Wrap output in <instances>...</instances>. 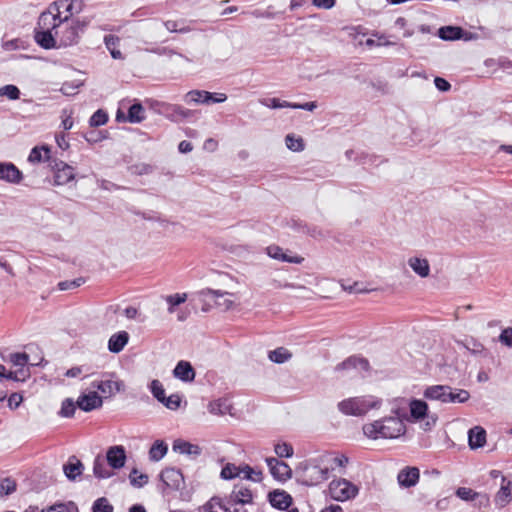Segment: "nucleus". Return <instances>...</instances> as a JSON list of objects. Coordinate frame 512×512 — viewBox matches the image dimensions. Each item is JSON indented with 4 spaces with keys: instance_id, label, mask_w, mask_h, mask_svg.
Masks as SVG:
<instances>
[{
    "instance_id": "1",
    "label": "nucleus",
    "mask_w": 512,
    "mask_h": 512,
    "mask_svg": "<svg viewBox=\"0 0 512 512\" xmlns=\"http://www.w3.org/2000/svg\"><path fill=\"white\" fill-rule=\"evenodd\" d=\"M35 162L48 163V167L53 173L52 180L48 179L50 184L65 185L75 178L74 168L54 157L51 147L48 145L34 147V163Z\"/></svg>"
},
{
    "instance_id": "2",
    "label": "nucleus",
    "mask_w": 512,
    "mask_h": 512,
    "mask_svg": "<svg viewBox=\"0 0 512 512\" xmlns=\"http://www.w3.org/2000/svg\"><path fill=\"white\" fill-rule=\"evenodd\" d=\"M406 426L398 417H384L363 426V433L371 439H394L404 435Z\"/></svg>"
},
{
    "instance_id": "3",
    "label": "nucleus",
    "mask_w": 512,
    "mask_h": 512,
    "mask_svg": "<svg viewBox=\"0 0 512 512\" xmlns=\"http://www.w3.org/2000/svg\"><path fill=\"white\" fill-rule=\"evenodd\" d=\"M87 21L79 19H67L63 17L58 22L55 35L59 42V46L68 47L77 44L80 39V34L84 32L87 27Z\"/></svg>"
},
{
    "instance_id": "4",
    "label": "nucleus",
    "mask_w": 512,
    "mask_h": 512,
    "mask_svg": "<svg viewBox=\"0 0 512 512\" xmlns=\"http://www.w3.org/2000/svg\"><path fill=\"white\" fill-rule=\"evenodd\" d=\"M381 404V399L374 396H362L344 399L337 406L344 415L363 416L371 409H378Z\"/></svg>"
},
{
    "instance_id": "5",
    "label": "nucleus",
    "mask_w": 512,
    "mask_h": 512,
    "mask_svg": "<svg viewBox=\"0 0 512 512\" xmlns=\"http://www.w3.org/2000/svg\"><path fill=\"white\" fill-rule=\"evenodd\" d=\"M297 482L305 486L318 485L328 479L313 458L300 462L295 468Z\"/></svg>"
},
{
    "instance_id": "6",
    "label": "nucleus",
    "mask_w": 512,
    "mask_h": 512,
    "mask_svg": "<svg viewBox=\"0 0 512 512\" xmlns=\"http://www.w3.org/2000/svg\"><path fill=\"white\" fill-rule=\"evenodd\" d=\"M4 361L11 364L8 372V380L25 381L30 377L29 355L25 352L10 353L8 357H2Z\"/></svg>"
},
{
    "instance_id": "7",
    "label": "nucleus",
    "mask_w": 512,
    "mask_h": 512,
    "mask_svg": "<svg viewBox=\"0 0 512 512\" xmlns=\"http://www.w3.org/2000/svg\"><path fill=\"white\" fill-rule=\"evenodd\" d=\"M329 493L334 500L344 502L355 498L359 493V488L352 482L341 478L333 480L329 484Z\"/></svg>"
},
{
    "instance_id": "8",
    "label": "nucleus",
    "mask_w": 512,
    "mask_h": 512,
    "mask_svg": "<svg viewBox=\"0 0 512 512\" xmlns=\"http://www.w3.org/2000/svg\"><path fill=\"white\" fill-rule=\"evenodd\" d=\"M114 377V374H105L102 376L101 380H94L91 386L98 389L102 393L103 398H110L116 393L125 390L124 382L114 379Z\"/></svg>"
},
{
    "instance_id": "9",
    "label": "nucleus",
    "mask_w": 512,
    "mask_h": 512,
    "mask_svg": "<svg viewBox=\"0 0 512 512\" xmlns=\"http://www.w3.org/2000/svg\"><path fill=\"white\" fill-rule=\"evenodd\" d=\"M61 14L62 11L58 10L57 5H55V3H52L46 11L40 14L37 23V30H48L56 32L59 20L63 19Z\"/></svg>"
},
{
    "instance_id": "10",
    "label": "nucleus",
    "mask_w": 512,
    "mask_h": 512,
    "mask_svg": "<svg viewBox=\"0 0 512 512\" xmlns=\"http://www.w3.org/2000/svg\"><path fill=\"white\" fill-rule=\"evenodd\" d=\"M266 463L274 479L285 482L291 478L292 469L287 463L274 457L266 458Z\"/></svg>"
},
{
    "instance_id": "11",
    "label": "nucleus",
    "mask_w": 512,
    "mask_h": 512,
    "mask_svg": "<svg viewBox=\"0 0 512 512\" xmlns=\"http://www.w3.org/2000/svg\"><path fill=\"white\" fill-rule=\"evenodd\" d=\"M77 407L84 412H90L99 409L103 405V397L100 396L96 391H89L88 393H82L77 401Z\"/></svg>"
},
{
    "instance_id": "12",
    "label": "nucleus",
    "mask_w": 512,
    "mask_h": 512,
    "mask_svg": "<svg viewBox=\"0 0 512 512\" xmlns=\"http://www.w3.org/2000/svg\"><path fill=\"white\" fill-rule=\"evenodd\" d=\"M160 479L163 485L171 490H179L184 483L182 473L175 468L164 469L160 474Z\"/></svg>"
},
{
    "instance_id": "13",
    "label": "nucleus",
    "mask_w": 512,
    "mask_h": 512,
    "mask_svg": "<svg viewBox=\"0 0 512 512\" xmlns=\"http://www.w3.org/2000/svg\"><path fill=\"white\" fill-rule=\"evenodd\" d=\"M23 178L22 172L12 162H0V180L18 184Z\"/></svg>"
},
{
    "instance_id": "14",
    "label": "nucleus",
    "mask_w": 512,
    "mask_h": 512,
    "mask_svg": "<svg viewBox=\"0 0 512 512\" xmlns=\"http://www.w3.org/2000/svg\"><path fill=\"white\" fill-rule=\"evenodd\" d=\"M164 111L166 116L175 122L191 118L196 113L193 110L187 109L177 104H164Z\"/></svg>"
},
{
    "instance_id": "15",
    "label": "nucleus",
    "mask_w": 512,
    "mask_h": 512,
    "mask_svg": "<svg viewBox=\"0 0 512 512\" xmlns=\"http://www.w3.org/2000/svg\"><path fill=\"white\" fill-rule=\"evenodd\" d=\"M106 460L113 469H120L125 465L126 452L123 446H112L107 450Z\"/></svg>"
},
{
    "instance_id": "16",
    "label": "nucleus",
    "mask_w": 512,
    "mask_h": 512,
    "mask_svg": "<svg viewBox=\"0 0 512 512\" xmlns=\"http://www.w3.org/2000/svg\"><path fill=\"white\" fill-rule=\"evenodd\" d=\"M370 368L369 362L366 358L360 356H350L343 362L335 367V371L359 369L361 371H368Z\"/></svg>"
},
{
    "instance_id": "17",
    "label": "nucleus",
    "mask_w": 512,
    "mask_h": 512,
    "mask_svg": "<svg viewBox=\"0 0 512 512\" xmlns=\"http://www.w3.org/2000/svg\"><path fill=\"white\" fill-rule=\"evenodd\" d=\"M272 507L279 510H287L292 504V497L284 490H274L268 494Z\"/></svg>"
},
{
    "instance_id": "18",
    "label": "nucleus",
    "mask_w": 512,
    "mask_h": 512,
    "mask_svg": "<svg viewBox=\"0 0 512 512\" xmlns=\"http://www.w3.org/2000/svg\"><path fill=\"white\" fill-rule=\"evenodd\" d=\"M420 477L419 469L416 467H405L402 469L397 476V480L402 487H413L415 486Z\"/></svg>"
},
{
    "instance_id": "19",
    "label": "nucleus",
    "mask_w": 512,
    "mask_h": 512,
    "mask_svg": "<svg viewBox=\"0 0 512 512\" xmlns=\"http://www.w3.org/2000/svg\"><path fill=\"white\" fill-rule=\"evenodd\" d=\"M54 3L59 11L64 9V17H67V19H73L72 16L82 12L85 6L83 0H59Z\"/></svg>"
},
{
    "instance_id": "20",
    "label": "nucleus",
    "mask_w": 512,
    "mask_h": 512,
    "mask_svg": "<svg viewBox=\"0 0 512 512\" xmlns=\"http://www.w3.org/2000/svg\"><path fill=\"white\" fill-rule=\"evenodd\" d=\"M195 370L191 363L181 360L173 370V376L183 382H192L195 379Z\"/></svg>"
},
{
    "instance_id": "21",
    "label": "nucleus",
    "mask_w": 512,
    "mask_h": 512,
    "mask_svg": "<svg viewBox=\"0 0 512 512\" xmlns=\"http://www.w3.org/2000/svg\"><path fill=\"white\" fill-rule=\"evenodd\" d=\"M253 499L250 489L245 487H235L227 499L228 504L233 507L237 504H248Z\"/></svg>"
},
{
    "instance_id": "22",
    "label": "nucleus",
    "mask_w": 512,
    "mask_h": 512,
    "mask_svg": "<svg viewBox=\"0 0 512 512\" xmlns=\"http://www.w3.org/2000/svg\"><path fill=\"white\" fill-rule=\"evenodd\" d=\"M511 488L512 481L508 480L506 477H502L501 487L497 494L495 495L494 499L496 505H498L499 507H504L511 501Z\"/></svg>"
},
{
    "instance_id": "23",
    "label": "nucleus",
    "mask_w": 512,
    "mask_h": 512,
    "mask_svg": "<svg viewBox=\"0 0 512 512\" xmlns=\"http://www.w3.org/2000/svg\"><path fill=\"white\" fill-rule=\"evenodd\" d=\"M408 265L413 270V272L421 278H426L430 274V264L425 258L410 257L408 259Z\"/></svg>"
},
{
    "instance_id": "24",
    "label": "nucleus",
    "mask_w": 512,
    "mask_h": 512,
    "mask_svg": "<svg viewBox=\"0 0 512 512\" xmlns=\"http://www.w3.org/2000/svg\"><path fill=\"white\" fill-rule=\"evenodd\" d=\"M449 386L447 385H433L425 389L423 395L429 400H438L447 403V393Z\"/></svg>"
},
{
    "instance_id": "25",
    "label": "nucleus",
    "mask_w": 512,
    "mask_h": 512,
    "mask_svg": "<svg viewBox=\"0 0 512 512\" xmlns=\"http://www.w3.org/2000/svg\"><path fill=\"white\" fill-rule=\"evenodd\" d=\"M267 253L271 258L282 262L300 264L303 261V258L300 256H288L283 249L277 245L267 247Z\"/></svg>"
},
{
    "instance_id": "26",
    "label": "nucleus",
    "mask_w": 512,
    "mask_h": 512,
    "mask_svg": "<svg viewBox=\"0 0 512 512\" xmlns=\"http://www.w3.org/2000/svg\"><path fill=\"white\" fill-rule=\"evenodd\" d=\"M468 442L471 449L483 447L486 443V431L480 426L471 428L468 432Z\"/></svg>"
},
{
    "instance_id": "27",
    "label": "nucleus",
    "mask_w": 512,
    "mask_h": 512,
    "mask_svg": "<svg viewBox=\"0 0 512 512\" xmlns=\"http://www.w3.org/2000/svg\"><path fill=\"white\" fill-rule=\"evenodd\" d=\"M55 31L37 30L34 40L44 49H51L56 47Z\"/></svg>"
},
{
    "instance_id": "28",
    "label": "nucleus",
    "mask_w": 512,
    "mask_h": 512,
    "mask_svg": "<svg viewBox=\"0 0 512 512\" xmlns=\"http://www.w3.org/2000/svg\"><path fill=\"white\" fill-rule=\"evenodd\" d=\"M231 508L228 502H224L220 497H212L202 506L204 512H238L236 509L232 511Z\"/></svg>"
},
{
    "instance_id": "29",
    "label": "nucleus",
    "mask_w": 512,
    "mask_h": 512,
    "mask_svg": "<svg viewBox=\"0 0 512 512\" xmlns=\"http://www.w3.org/2000/svg\"><path fill=\"white\" fill-rule=\"evenodd\" d=\"M129 334L126 331H120L113 334L108 341V349L112 353H119L128 343Z\"/></svg>"
},
{
    "instance_id": "30",
    "label": "nucleus",
    "mask_w": 512,
    "mask_h": 512,
    "mask_svg": "<svg viewBox=\"0 0 512 512\" xmlns=\"http://www.w3.org/2000/svg\"><path fill=\"white\" fill-rule=\"evenodd\" d=\"M83 468L81 461L75 456H72L69 458L68 462L64 464L63 471L69 480L74 481L77 476L82 474Z\"/></svg>"
},
{
    "instance_id": "31",
    "label": "nucleus",
    "mask_w": 512,
    "mask_h": 512,
    "mask_svg": "<svg viewBox=\"0 0 512 512\" xmlns=\"http://www.w3.org/2000/svg\"><path fill=\"white\" fill-rule=\"evenodd\" d=\"M464 34V30L458 26H444L438 30V36L445 41L462 39Z\"/></svg>"
},
{
    "instance_id": "32",
    "label": "nucleus",
    "mask_w": 512,
    "mask_h": 512,
    "mask_svg": "<svg viewBox=\"0 0 512 512\" xmlns=\"http://www.w3.org/2000/svg\"><path fill=\"white\" fill-rule=\"evenodd\" d=\"M185 101L195 104H211V92L205 90H191L186 93Z\"/></svg>"
},
{
    "instance_id": "33",
    "label": "nucleus",
    "mask_w": 512,
    "mask_h": 512,
    "mask_svg": "<svg viewBox=\"0 0 512 512\" xmlns=\"http://www.w3.org/2000/svg\"><path fill=\"white\" fill-rule=\"evenodd\" d=\"M411 417L418 421L427 416L428 405L423 400L413 399L409 403Z\"/></svg>"
},
{
    "instance_id": "34",
    "label": "nucleus",
    "mask_w": 512,
    "mask_h": 512,
    "mask_svg": "<svg viewBox=\"0 0 512 512\" xmlns=\"http://www.w3.org/2000/svg\"><path fill=\"white\" fill-rule=\"evenodd\" d=\"M318 466L325 472V475L329 478L330 471L335 470V455L333 453H323L313 458Z\"/></svg>"
},
{
    "instance_id": "35",
    "label": "nucleus",
    "mask_w": 512,
    "mask_h": 512,
    "mask_svg": "<svg viewBox=\"0 0 512 512\" xmlns=\"http://www.w3.org/2000/svg\"><path fill=\"white\" fill-rule=\"evenodd\" d=\"M173 450L181 454L198 456L201 454V448L198 445L191 444L187 441L176 440L173 443Z\"/></svg>"
},
{
    "instance_id": "36",
    "label": "nucleus",
    "mask_w": 512,
    "mask_h": 512,
    "mask_svg": "<svg viewBox=\"0 0 512 512\" xmlns=\"http://www.w3.org/2000/svg\"><path fill=\"white\" fill-rule=\"evenodd\" d=\"M167 451L168 445L162 440H156L149 450V459L159 461L166 455Z\"/></svg>"
},
{
    "instance_id": "37",
    "label": "nucleus",
    "mask_w": 512,
    "mask_h": 512,
    "mask_svg": "<svg viewBox=\"0 0 512 512\" xmlns=\"http://www.w3.org/2000/svg\"><path fill=\"white\" fill-rule=\"evenodd\" d=\"M209 294H211L215 298V304L218 307H221L225 310L230 309L233 306L234 301L228 296H232L228 292H221L219 290H209Z\"/></svg>"
},
{
    "instance_id": "38",
    "label": "nucleus",
    "mask_w": 512,
    "mask_h": 512,
    "mask_svg": "<svg viewBox=\"0 0 512 512\" xmlns=\"http://www.w3.org/2000/svg\"><path fill=\"white\" fill-rule=\"evenodd\" d=\"M120 39L118 36L109 34L104 37V43L106 48L109 50L112 58L114 59H123V55L119 49H117L119 45Z\"/></svg>"
},
{
    "instance_id": "39",
    "label": "nucleus",
    "mask_w": 512,
    "mask_h": 512,
    "mask_svg": "<svg viewBox=\"0 0 512 512\" xmlns=\"http://www.w3.org/2000/svg\"><path fill=\"white\" fill-rule=\"evenodd\" d=\"M93 473L99 479L109 478L113 475L105 464V460L101 456H97L93 463Z\"/></svg>"
},
{
    "instance_id": "40",
    "label": "nucleus",
    "mask_w": 512,
    "mask_h": 512,
    "mask_svg": "<svg viewBox=\"0 0 512 512\" xmlns=\"http://www.w3.org/2000/svg\"><path fill=\"white\" fill-rule=\"evenodd\" d=\"M291 357H292V353L284 347L276 348L275 350L270 351L268 354V358L272 362L277 363V364L285 363L288 360H290Z\"/></svg>"
},
{
    "instance_id": "41",
    "label": "nucleus",
    "mask_w": 512,
    "mask_h": 512,
    "mask_svg": "<svg viewBox=\"0 0 512 512\" xmlns=\"http://www.w3.org/2000/svg\"><path fill=\"white\" fill-rule=\"evenodd\" d=\"M145 119V109L140 103L130 106L127 115V121L130 123H140Z\"/></svg>"
},
{
    "instance_id": "42",
    "label": "nucleus",
    "mask_w": 512,
    "mask_h": 512,
    "mask_svg": "<svg viewBox=\"0 0 512 512\" xmlns=\"http://www.w3.org/2000/svg\"><path fill=\"white\" fill-rule=\"evenodd\" d=\"M163 25L169 32L172 33H188L192 31V28L190 26L184 25L183 20H167L163 22Z\"/></svg>"
},
{
    "instance_id": "43",
    "label": "nucleus",
    "mask_w": 512,
    "mask_h": 512,
    "mask_svg": "<svg viewBox=\"0 0 512 512\" xmlns=\"http://www.w3.org/2000/svg\"><path fill=\"white\" fill-rule=\"evenodd\" d=\"M469 397L470 394L468 391L463 389H457L455 392H453L451 387L449 386V390L447 393V403H464L469 399Z\"/></svg>"
},
{
    "instance_id": "44",
    "label": "nucleus",
    "mask_w": 512,
    "mask_h": 512,
    "mask_svg": "<svg viewBox=\"0 0 512 512\" xmlns=\"http://www.w3.org/2000/svg\"><path fill=\"white\" fill-rule=\"evenodd\" d=\"M229 404L225 399H217L208 405L209 412L215 415H224L229 412Z\"/></svg>"
},
{
    "instance_id": "45",
    "label": "nucleus",
    "mask_w": 512,
    "mask_h": 512,
    "mask_svg": "<svg viewBox=\"0 0 512 512\" xmlns=\"http://www.w3.org/2000/svg\"><path fill=\"white\" fill-rule=\"evenodd\" d=\"M77 404L72 398H66L62 401L59 415L64 418H71L74 416Z\"/></svg>"
},
{
    "instance_id": "46",
    "label": "nucleus",
    "mask_w": 512,
    "mask_h": 512,
    "mask_svg": "<svg viewBox=\"0 0 512 512\" xmlns=\"http://www.w3.org/2000/svg\"><path fill=\"white\" fill-rule=\"evenodd\" d=\"M16 482L7 477L1 480L0 482V498H4L8 495H11L16 491Z\"/></svg>"
},
{
    "instance_id": "47",
    "label": "nucleus",
    "mask_w": 512,
    "mask_h": 512,
    "mask_svg": "<svg viewBox=\"0 0 512 512\" xmlns=\"http://www.w3.org/2000/svg\"><path fill=\"white\" fill-rule=\"evenodd\" d=\"M241 474V466H236L232 463H227L221 470V478L231 480Z\"/></svg>"
},
{
    "instance_id": "48",
    "label": "nucleus",
    "mask_w": 512,
    "mask_h": 512,
    "mask_svg": "<svg viewBox=\"0 0 512 512\" xmlns=\"http://www.w3.org/2000/svg\"><path fill=\"white\" fill-rule=\"evenodd\" d=\"M108 121V114L102 110L98 109L94 114L90 117L89 124L91 127H99L103 126Z\"/></svg>"
},
{
    "instance_id": "49",
    "label": "nucleus",
    "mask_w": 512,
    "mask_h": 512,
    "mask_svg": "<svg viewBox=\"0 0 512 512\" xmlns=\"http://www.w3.org/2000/svg\"><path fill=\"white\" fill-rule=\"evenodd\" d=\"M285 142L287 148L291 151L300 152L304 150V141L301 137L295 138L293 135L288 134Z\"/></svg>"
},
{
    "instance_id": "50",
    "label": "nucleus",
    "mask_w": 512,
    "mask_h": 512,
    "mask_svg": "<svg viewBox=\"0 0 512 512\" xmlns=\"http://www.w3.org/2000/svg\"><path fill=\"white\" fill-rule=\"evenodd\" d=\"M462 344L473 355H482L486 351L483 344L473 338L466 340Z\"/></svg>"
},
{
    "instance_id": "51",
    "label": "nucleus",
    "mask_w": 512,
    "mask_h": 512,
    "mask_svg": "<svg viewBox=\"0 0 512 512\" xmlns=\"http://www.w3.org/2000/svg\"><path fill=\"white\" fill-rule=\"evenodd\" d=\"M260 103L263 106H266V107L272 108V109L291 108V102L281 101L278 98H265V99H261Z\"/></svg>"
},
{
    "instance_id": "52",
    "label": "nucleus",
    "mask_w": 512,
    "mask_h": 512,
    "mask_svg": "<svg viewBox=\"0 0 512 512\" xmlns=\"http://www.w3.org/2000/svg\"><path fill=\"white\" fill-rule=\"evenodd\" d=\"M114 508L105 497L98 498L94 501L92 512H113Z\"/></svg>"
},
{
    "instance_id": "53",
    "label": "nucleus",
    "mask_w": 512,
    "mask_h": 512,
    "mask_svg": "<svg viewBox=\"0 0 512 512\" xmlns=\"http://www.w3.org/2000/svg\"><path fill=\"white\" fill-rule=\"evenodd\" d=\"M274 451L280 458H290L293 455V447L286 442L276 444Z\"/></svg>"
},
{
    "instance_id": "54",
    "label": "nucleus",
    "mask_w": 512,
    "mask_h": 512,
    "mask_svg": "<svg viewBox=\"0 0 512 512\" xmlns=\"http://www.w3.org/2000/svg\"><path fill=\"white\" fill-rule=\"evenodd\" d=\"M241 473H244V479L254 482H260L262 480V472L256 471L249 465L241 466Z\"/></svg>"
},
{
    "instance_id": "55",
    "label": "nucleus",
    "mask_w": 512,
    "mask_h": 512,
    "mask_svg": "<svg viewBox=\"0 0 512 512\" xmlns=\"http://www.w3.org/2000/svg\"><path fill=\"white\" fill-rule=\"evenodd\" d=\"M150 390H151L152 395L159 402H163V400L165 399V390H164L162 383L159 380H157V379L152 380V382L150 383Z\"/></svg>"
},
{
    "instance_id": "56",
    "label": "nucleus",
    "mask_w": 512,
    "mask_h": 512,
    "mask_svg": "<svg viewBox=\"0 0 512 512\" xmlns=\"http://www.w3.org/2000/svg\"><path fill=\"white\" fill-rule=\"evenodd\" d=\"M129 170L134 175H147L153 172L154 167L147 163H137L129 167Z\"/></svg>"
},
{
    "instance_id": "57",
    "label": "nucleus",
    "mask_w": 512,
    "mask_h": 512,
    "mask_svg": "<svg viewBox=\"0 0 512 512\" xmlns=\"http://www.w3.org/2000/svg\"><path fill=\"white\" fill-rule=\"evenodd\" d=\"M456 495L457 497H459L461 500H464V501H474L477 499V496H478V492H475L474 490H472L471 488H467V487H459L457 490H456Z\"/></svg>"
},
{
    "instance_id": "58",
    "label": "nucleus",
    "mask_w": 512,
    "mask_h": 512,
    "mask_svg": "<svg viewBox=\"0 0 512 512\" xmlns=\"http://www.w3.org/2000/svg\"><path fill=\"white\" fill-rule=\"evenodd\" d=\"M20 95L19 89L15 85H5L0 88V96H6L11 100L18 99Z\"/></svg>"
},
{
    "instance_id": "59",
    "label": "nucleus",
    "mask_w": 512,
    "mask_h": 512,
    "mask_svg": "<svg viewBox=\"0 0 512 512\" xmlns=\"http://www.w3.org/2000/svg\"><path fill=\"white\" fill-rule=\"evenodd\" d=\"M85 282L84 278H76L74 280H66L58 283V288L61 291L71 290L80 287Z\"/></svg>"
},
{
    "instance_id": "60",
    "label": "nucleus",
    "mask_w": 512,
    "mask_h": 512,
    "mask_svg": "<svg viewBox=\"0 0 512 512\" xmlns=\"http://www.w3.org/2000/svg\"><path fill=\"white\" fill-rule=\"evenodd\" d=\"M137 474V470L133 469L129 479L130 483L135 487H143L148 482V476L146 474H140L138 476H135Z\"/></svg>"
},
{
    "instance_id": "61",
    "label": "nucleus",
    "mask_w": 512,
    "mask_h": 512,
    "mask_svg": "<svg viewBox=\"0 0 512 512\" xmlns=\"http://www.w3.org/2000/svg\"><path fill=\"white\" fill-rule=\"evenodd\" d=\"M161 403L170 410H177L180 406L181 399L178 394H172L168 397L165 396V399Z\"/></svg>"
},
{
    "instance_id": "62",
    "label": "nucleus",
    "mask_w": 512,
    "mask_h": 512,
    "mask_svg": "<svg viewBox=\"0 0 512 512\" xmlns=\"http://www.w3.org/2000/svg\"><path fill=\"white\" fill-rule=\"evenodd\" d=\"M164 299L168 305L178 306L187 300V294L186 293H175L172 295L165 296Z\"/></svg>"
},
{
    "instance_id": "63",
    "label": "nucleus",
    "mask_w": 512,
    "mask_h": 512,
    "mask_svg": "<svg viewBox=\"0 0 512 512\" xmlns=\"http://www.w3.org/2000/svg\"><path fill=\"white\" fill-rule=\"evenodd\" d=\"M23 41L20 39H12L8 41H4L2 43V48L6 51H13L23 48Z\"/></svg>"
},
{
    "instance_id": "64",
    "label": "nucleus",
    "mask_w": 512,
    "mask_h": 512,
    "mask_svg": "<svg viewBox=\"0 0 512 512\" xmlns=\"http://www.w3.org/2000/svg\"><path fill=\"white\" fill-rule=\"evenodd\" d=\"M499 341L506 346L512 347V328L504 329L499 336Z\"/></svg>"
}]
</instances>
